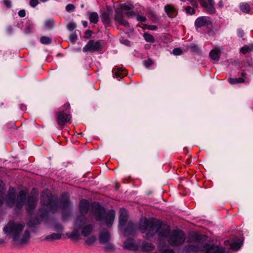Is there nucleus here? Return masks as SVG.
<instances>
[{
	"label": "nucleus",
	"mask_w": 253,
	"mask_h": 253,
	"mask_svg": "<svg viewBox=\"0 0 253 253\" xmlns=\"http://www.w3.org/2000/svg\"><path fill=\"white\" fill-rule=\"evenodd\" d=\"M24 227V223L15 222L14 220H11L3 227V231L7 235H10L13 241L25 244L29 240L30 234L28 230H26L24 234H22Z\"/></svg>",
	"instance_id": "7ed1b4c3"
},
{
	"label": "nucleus",
	"mask_w": 253,
	"mask_h": 253,
	"mask_svg": "<svg viewBox=\"0 0 253 253\" xmlns=\"http://www.w3.org/2000/svg\"><path fill=\"white\" fill-rule=\"evenodd\" d=\"M40 202L42 208L39 210L37 220L33 223L30 221L28 223L30 226L38 224L42 220L46 218L49 212H55L59 207V205L62 210L63 217L64 219L66 218V212L68 213L70 210L67 194H62L61 200H59L57 197L52 194L49 190L45 189L41 193Z\"/></svg>",
	"instance_id": "f03ea898"
},
{
	"label": "nucleus",
	"mask_w": 253,
	"mask_h": 253,
	"mask_svg": "<svg viewBox=\"0 0 253 253\" xmlns=\"http://www.w3.org/2000/svg\"><path fill=\"white\" fill-rule=\"evenodd\" d=\"M83 24L84 27H86L87 25V23L86 21H83Z\"/></svg>",
	"instance_id": "13d9d810"
},
{
	"label": "nucleus",
	"mask_w": 253,
	"mask_h": 253,
	"mask_svg": "<svg viewBox=\"0 0 253 253\" xmlns=\"http://www.w3.org/2000/svg\"><path fill=\"white\" fill-rule=\"evenodd\" d=\"M7 32L9 34H11L13 32V28L11 26H9L7 28Z\"/></svg>",
	"instance_id": "5fc2aeb1"
},
{
	"label": "nucleus",
	"mask_w": 253,
	"mask_h": 253,
	"mask_svg": "<svg viewBox=\"0 0 253 253\" xmlns=\"http://www.w3.org/2000/svg\"><path fill=\"white\" fill-rule=\"evenodd\" d=\"M140 229L144 233L147 231L146 238L149 239L158 233L161 240L167 237L169 244L172 247H178L182 245L186 239L185 233L181 231L174 230L170 232L169 226H162L161 222L158 220L147 218L141 219Z\"/></svg>",
	"instance_id": "f257e3e1"
},
{
	"label": "nucleus",
	"mask_w": 253,
	"mask_h": 253,
	"mask_svg": "<svg viewBox=\"0 0 253 253\" xmlns=\"http://www.w3.org/2000/svg\"><path fill=\"white\" fill-rule=\"evenodd\" d=\"M104 246V249L105 251H112L114 249V246L113 244L110 243L109 242H107V243L103 244Z\"/></svg>",
	"instance_id": "4c0bfd02"
},
{
	"label": "nucleus",
	"mask_w": 253,
	"mask_h": 253,
	"mask_svg": "<svg viewBox=\"0 0 253 253\" xmlns=\"http://www.w3.org/2000/svg\"><path fill=\"white\" fill-rule=\"evenodd\" d=\"M185 11L187 13L191 15L194 14L195 12V10L191 6H187L185 8Z\"/></svg>",
	"instance_id": "79ce46f5"
},
{
	"label": "nucleus",
	"mask_w": 253,
	"mask_h": 253,
	"mask_svg": "<svg viewBox=\"0 0 253 253\" xmlns=\"http://www.w3.org/2000/svg\"><path fill=\"white\" fill-rule=\"evenodd\" d=\"M132 7L129 5L124 4L121 8H118L115 10L114 20L120 25L125 27L129 26V23L125 19V16L128 17H133L136 14L132 10H130Z\"/></svg>",
	"instance_id": "423d86ee"
},
{
	"label": "nucleus",
	"mask_w": 253,
	"mask_h": 253,
	"mask_svg": "<svg viewBox=\"0 0 253 253\" xmlns=\"http://www.w3.org/2000/svg\"><path fill=\"white\" fill-rule=\"evenodd\" d=\"M124 248L126 250L136 251L138 250V246L135 244L132 239L126 240L124 243Z\"/></svg>",
	"instance_id": "4468645a"
},
{
	"label": "nucleus",
	"mask_w": 253,
	"mask_h": 253,
	"mask_svg": "<svg viewBox=\"0 0 253 253\" xmlns=\"http://www.w3.org/2000/svg\"><path fill=\"white\" fill-rule=\"evenodd\" d=\"M241 75L242 76H245L246 75V73L245 72H242L241 73Z\"/></svg>",
	"instance_id": "bf43d9fd"
},
{
	"label": "nucleus",
	"mask_w": 253,
	"mask_h": 253,
	"mask_svg": "<svg viewBox=\"0 0 253 253\" xmlns=\"http://www.w3.org/2000/svg\"><path fill=\"white\" fill-rule=\"evenodd\" d=\"M18 14L20 17H24L26 16L25 10L24 9H21L19 11Z\"/></svg>",
	"instance_id": "603ef678"
},
{
	"label": "nucleus",
	"mask_w": 253,
	"mask_h": 253,
	"mask_svg": "<svg viewBox=\"0 0 253 253\" xmlns=\"http://www.w3.org/2000/svg\"><path fill=\"white\" fill-rule=\"evenodd\" d=\"M253 50V44L250 45L248 46H244L241 48L240 51L243 53L246 54L248 52Z\"/></svg>",
	"instance_id": "473e14b6"
},
{
	"label": "nucleus",
	"mask_w": 253,
	"mask_h": 253,
	"mask_svg": "<svg viewBox=\"0 0 253 253\" xmlns=\"http://www.w3.org/2000/svg\"><path fill=\"white\" fill-rule=\"evenodd\" d=\"M203 250L205 253H225V252L224 247L214 245H210L207 243L204 244Z\"/></svg>",
	"instance_id": "f8f14e48"
},
{
	"label": "nucleus",
	"mask_w": 253,
	"mask_h": 253,
	"mask_svg": "<svg viewBox=\"0 0 253 253\" xmlns=\"http://www.w3.org/2000/svg\"><path fill=\"white\" fill-rule=\"evenodd\" d=\"M144 64L146 67L148 68L153 64L152 60L148 59L143 61Z\"/></svg>",
	"instance_id": "49530a36"
},
{
	"label": "nucleus",
	"mask_w": 253,
	"mask_h": 253,
	"mask_svg": "<svg viewBox=\"0 0 253 253\" xmlns=\"http://www.w3.org/2000/svg\"><path fill=\"white\" fill-rule=\"evenodd\" d=\"M172 53L175 55H179L182 53V50L180 48H175L172 50Z\"/></svg>",
	"instance_id": "37998d69"
},
{
	"label": "nucleus",
	"mask_w": 253,
	"mask_h": 253,
	"mask_svg": "<svg viewBox=\"0 0 253 253\" xmlns=\"http://www.w3.org/2000/svg\"><path fill=\"white\" fill-rule=\"evenodd\" d=\"M54 24V20L52 19H49L45 21L44 26L47 29H51L53 27Z\"/></svg>",
	"instance_id": "72a5a7b5"
},
{
	"label": "nucleus",
	"mask_w": 253,
	"mask_h": 253,
	"mask_svg": "<svg viewBox=\"0 0 253 253\" xmlns=\"http://www.w3.org/2000/svg\"><path fill=\"white\" fill-rule=\"evenodd\" d=\"M70 106L69 103L65 104L62 108L55 113V118L58 125L63 127L71 119L70 114Z\"/></svg>",
	"instance_id": "6e6552de"
},
{
	"label": "nucleus",
	"mask_w": 253,
	"mask_h": 253,
	"mask_svg": "<svg viewBox=\"0 0 253 253\" xmlns=\"http://www.w3.org/2000/svg\"><path fill=\"white\" fill-rule=\"evenodd\" d=\"M101 20L105 27L111 26V20L110 14L108 12H104L101 14Z\"/></svg>",
	"instance_id": "f3484780"
},
{
	"label": "nucleus",
	"mask_w": 253,
	"mask_h": 253,
	"mask_svg": "<svg viewBox=\"0 0 253 253\" xmlns=\"http://www.w3.org/2000/svg\"><path fill=\"white\" fill-rule=\"evenodd\" d=\"M211 25V22L209 18L205 16L198 17L195 22V25L197 30L198 28L207 27Z\"/></svg>",
	"instance_id": "ddd939ff"
},
{
	"label": "nucleus",
	"mask_w": 253,
	"mask_h": 253,
	"mask_svg": "<svg viewBox=\"0 0 253 253\" xmlns=\"http://www.w3.org/2000/svg\"><path fill=\"white\" fill-rule=\"evenodd\" d=\"M99 242L103 244L107 243L110 240V234L108 231H103L101 232L99 237Z\"/></svg>",
	"instance_id": "a211bd4d"
},
{
	"label": "nucleus",
	"mask_w": 253,
	"mask_h": 253,
	"mask_svg": "<svg viewBox=\"0 0 253 253\" xmlns=\"http://www.w3.org/2000/svg\"><path fill=\"white\" fill-rule=\"evenodd\" d=\"M135 16H136V19L138 21L145 22L146 20V18L144 16L136 14Z\"/></svg>",
	"instance_id": "de8ad7c7"
},
{
	"label": "nucleus",
	"mask_w": 253,
	"mask_h": 253,
	"mask_svg": "<svg viewBox=\"0 0 253 253\" xmlns=\"http://www.w3.org/2000/svg\"><path fill=\"white\" fill-rule=\"evenodd\" d=\"M135 228L134 224L129 222L125 229V236H128L130 235H133L135 231Z\"/></svg>",
	"instance_id": "6ab92c4d"
},
{
	"label": "nucleus",
	"mask_w": 253,
	"mask_h": 253,
	"mask_svg": "<svg viewBox=\"0 0 253 253\" xmlns=\"http://www.w3.org/2000/svg\"><path fill=\"white\" fill-rule=\"evenodd\" d=\"M158 29L157 26L155 25H149L148 26V29L150 30H156Z\"/></svg>",
	"instance_id": "864d4df0"
},
{
	"label": "nucleus",
	"mask_w": 253,
	"mask_h": 253,
	"mask_svg": "<svg viewBox=\"0 0 253 253\" xmlns=\"http://www.w3.org/2000/svg\"><path fill=\"white\" fill-rule=\"evenodd\" d=\"M241 10L245 13H248L251 10L250 5L247 2H242L240 4Z\"/></svg>",
	"instance_id": "bb28decb"
},
{
	"label": "nucleus",
	"mask_w": 253,
	"mask_h": 253,
	"mask_svg": "<svg viewBox=\"0 0 253 253\" xmlns=\"http://www.w3.org/2000/svg\"><path fill=\"white\" fill-rule=\"evenodd\" d=\"M34 24L30 20L27 21L26 23V27L24 30V33L26 34H30L32 32L34 28Z\"/></svg>",
	"instance_id": "a878e982"
},
{
	"label": "nucleus",
	"mask_w": 253,
	"mask_h": 253,
	"mask_svg": "<svg viewBox=\"0 0 253 253\" xmlns=\"http://www.w3.org/2000/svg\"><path fill=\"white\" fill-rule=\"evenodd\" d=\"M189 48L193 52H198L200 50L197 45L195 44H191L189 45Z\"/></svg>",
	"instance_id": "58836bf2"
},
{
	"label": "nucleus",
	"mask_w": 253,
	"mask_h": 253,
	"mask_svg": "<svg viewBox=\"0 0 253 253\" xmlns=\"http://www.w3.org/2000/svg\"><path fill=\"white\" fill-rule=\"evenodd\" d=\"M214 4H209L205 6L208 8V10L211 14H213L215 12V9L213 6Z\"/></svg>",
	"instance_id": "a19ab883"
},
{
	"label": "nucleus",
	"mask_w": 253,
	"mask_h": 253,
	"mask_svg": "<svg viewBox=\"0 0 253 253\" xmlns=\"http://www.w3.org/2000/svg\"><path fill=\"white\" fill-rule=\"evenodd\" d=\"M66 235L68 238L74 240H78L80 235L79 229L76 228L72 232L67 233Z\"/></svg>",
	"instance_id": "b1692460"
},
{
	"label": "nucleus",
	"mask_w": 253,
	"mask_h": 253,
	"mask_svg": "<svg viewBox=\"0 0 253 253\" xmlns=\"http://www.w3.org/2000/svg\"><path fill=\"white\" fill-rule=\"evenodd\" d=\"M123 69L122 68H119L117 69V71L115 72V77L117 78H122L124 76L123 74Z\"/></svg>",
	"instance_id": "f704fd0d"
},
{
	"label": "nucleus",
	"mask_w": 253,
	"mask_h": 253,
	"mask_svg": "<svg viewBox=\"0 0 253 253\" xmlns=\"http://www.w3.org/2000/svg\"><path fill=\"white\" fill-rule=\"evenodd\" d=\"M126 42H127V43H126V44L127 45H130L131 43H130V42L129 41H126Z\"/></svg>",
	"instance_id": "052dcab7"
},
{
	"label": "nucleus",
	"mask_w": 253,
	"mask_h": 253,
	"mask_svg": "<svg viewBox=\"0 0 253 253\" xmlns=\"http://www.w3.org/2000/svg\"><path fill=\"white\" fill-rule=\"evenodd\" d=\"M127 211L125 209L122 208L120 210L119 223L124 226L127 221Z\"/></svg>",
	"instance_id": "2eb2a0df"
},
{
	"label": "nucleus",
	"mask_w": 253,
	"mask_h": 253,
	"mask_svg": "<svg viewBox=\"0 0 253 253\" xmlns=\"http://www.w3.org/2000/svg\"><path fill=\"white\" fill-rule=\"evenodd\" d=\"M242 244L241 240L238 238H236L233 242L230 244V248L233 250L238 251L241 247Z\"/></svg>",
	"instance_id": "aec40b11"
},
{
	"label": "nucleus",
	"mask_w": 253,
	"mask_h": 253,
	"mask_svg": "<svg viewBox=\"0 0 253 253\" xmlns=\"http://www.w3.org/2000/svg\"><path fill=\"white\" fill-rule=\"evenodd\" d=\"M165 11L168 16L170 18L174 17L177 14L176 10L174 8V7L170 5L167 4L164 7Z\"/></svg>",
	"instance_id": "dca6fc26"
},
{
	"label": "nucleus",
	"mask_w": 253,
	"mask_h": 253,
	"mask_svg": "<svg viewBox=\"0 0 253 253\" xmlns=\"http://www.w3.org/2000/svg\"><path fill=\"white\" fill-rule=\"evenodd\" d=\"M90 23L96 24L98 21V15L96 12H92L89 14Z\"/></svg>",
	"instance_id": "cd10ccee"
},
{
	"label": "nucleus",
	"mask_w": 253,
	"mask_h": 253,
	"mask_svg": "<svg viewBox=\"0 0 253 253\" xmlns=\"http://www.w3.org/2000/svg\"><path fill=\"white\" fill-rule=\"evenodd\" d=\"M48 0H41V1L42 2H45L46 1H47Z\"/></svg>",
	"instance_id": "680f3d73"
},
{
	"label": "nucleus",
	"mask_w": 253,
	"mask_h": 253,
	"mask_svg": "<svg viewBox=\"0 0 253 253\" xmlns=\"http://www.w3.org/2000/svg\"><path fill=\"white\" fill-rule=\"evenodd\" d=\"M158 247L159 248L160 252L161 253H174V252L172 249H165L164 248L161 239H160V241L158 244Z\"/></svg>",
	"instance_id": "393cba45"
},
{
	"label": "nucleus",
	"mask_w": 253,
	"mask_h": 253,
	"mask_svg": "<svg viewBox=\"0 0 253 253\" xmlns=\"http://www.w3.org/2000/svg\"><path fill=\"white\" fill-rule=\"evenodd\" d=\"M75 8V6L72 4H68L66 6V10L68 12L73 11Z\"/></svg>",
	"instance_id": "a18cd8bd"
},
{
	"label": "nucleus",
	"mask_w": 253,
	"mask_h": 253,
	"mask_svg": "<svg viewBox=\"0 0 253 253\" xmlns=\"http://www.w3.org/2000/svg\"><path fill=\"white\" fill-rule=\"evenodd\" d=\"M91 211L96 220L104 221L108 226H111L114 221L115 212L114 210L106 211L98 203L94 202L91 206Z\"/></svg>",
	"instance_id": "20e7f679"
},
{
	"label": "nucleus",
	"mask_w": 253,
	"mask_h": 253,
	"mask_svg": "<svg viewBox=\"0 0 253 253\" xmlns=\"http://www.w3.org/2000/svg\"><path fill=\"white\" fill-rule=\"evenodd\" d=\"M229 242V241L228 240H226V241H225V243H227V242Z\"/></svg>",
	"instance_id": "e2e57ef3"
},
{
	"label": "nucleus",
	"mask_w": 253,
	"mask_h": 253,
	"mask_svg": "<svg viewBox=\"0 0 253 253\" xmlns=\"http://www.w3.org/2000/svg\"><path fill=\"white\" fill-rule=\"evenodd\" d=\"M61 238V235L58 233H53L46 237L45 239L48 241L58 240Z\"/></svg>",
	"instance_id": "c756f323"
},
{
	"label": "nucleus",
	"mask_w": 253,
	"mask_h": 253,
	"mask_svg": "<svg viewBox=\"0 0 253 253\" xmlns=\"http://www.w3.org/2000/svg\"><path fill=\"white\" fill-rule=\"evenodd\" d=\"M218 4L220 7H222L223 6V1L222 0H220Z\"/></svg>",
	"instance_id": "6e6d98bb"
},
{
	"label": "nucleus",
	"mask_w": 253,
	"mask_h": 253,
	"mask_svg": "<svg viewBox=\"0 0 253 253\" xmlns=\"http://www.w3.org/2000/svg\"><path fill=\"white\" fill-rule=\"evenodd\" d=\"M229 82L232 84H236L238 83H242L245 82V79L243 78H229L228 79Z\"/></svg>",
	"instance_id": "c85d7f7f"
},
{
	"label": "nucleus",
	"mask_w": 253,
	"mask_h": 253,
	"mask_svg": "<svg viewBox=\"0 0 253 253\" xmlns=\"http://www.w3.org/2000/svg\"><path fill=\"white\" fill-rule=\"evenodd\" d=\"M141 247V251L146 253L153 251L155 249V246L152 244L147 242H143Z\"/></svg>",
	"instance_id": "412c9836"
},
{
	"label": "nucleus",
	"mask_w": 253,
	"mask_h": 253,
	"mask_svg": "<svg viewBox=\"0 0 253 253\" xmlns=\"http://www.w3.org/2000/svg\"><path fill=\"white\" fill-rule=\"evenodd\" d=\"M237 35L239 38L243 37L244 35V31L242 29H239L237 30Z\"/></svg>",
	"instance_id": "3c124183"
},
{
	"label": "nucleus",
	"mask_w": 253,
	"mask_h": 253,
	"mask_svg": "<svg viewBox=\"0 0 253 253\" xmlns=\"http://www.w3.org/2000/svg\"><path fill=\"white\" fill-rule=\"evenodd\" d=\"M93 226L89 224L83 227L82 230V235L85 237L88 236L92 232Z\"/></svg>",
	"instance_id": "5701e85b"
},
{
	"label": "nucleus",
	"mask_w": 253,
	"mask_h": 253,
	"mask_svg": "<svg viewBox=\"0 0 253 253\" xmlns=\"http://www.w3.org/2000/svg\"><path fill=\"white\" fill-rule=\"evenodd\" d=\"M192 241L198 243L197 245H190L185 246L183 248L184 253H197L198 251L204 252L203 248L205 243H201L202 241L206 240V236L201 234H194L191 236Z\"/></svg>",
	"instance_id": "0eeeda50"
},
{
	"label": "nucleus",
	"mask_w": 253,
	"mask_h": 253,
	"mask_svg": "<svg viewBox=\"0 0 253 253\" xmlns=\"http://www.w3.org/2000/svg\"><path fill=\"white\" fill-rule=\"evenodd\" d=\"M39 4L38 0H30V5L33 7H36Z\"/></svg>",
	"instance_id": "09e8293b"
},
{
	"label": "nucleus",
	"mask_w": 253,
	"mask_h": 253,
	"mask_svg": "<svg viewBox=\"0 0 253 253\" xmlns=\"http://www.w3.org/2000/svg\"><path fill=\"white\" fill-rule=\"evenodd\" d=\"M69 39L72 42H75L77 39V35L75 33H72L70 34L69 36Z\"/></svg>",
	"instance_id": "c03bdc74"
},
{
	"label": "nucleus",
	"mask_w": 253,
	"mask_h": 253,
	"mask_svg": "<svg viewBox=\"0 0 253 253\" xmlns=\"http://www.w3.org/2000/svg\"><path fill=\"white\" fill-rule=\"evenodd\" d=\"M38 201V198L37 196L30 195L28 197L26 209L29 214L32 215L33 213L34 210L36 207Z\"/></svg>",
	"instance_id": "9b49d317"
},
{
	"label": "nucleus",
	"mask_w": 253,
	"mask_h": 253,
	"mask_svg": "<svg viewBox=\"0 0 253 253\" xmlns=\"http://www.w3.org/2000/svg\"><path fill=\"white\" fill-rule=\"evenodd\" d=\"M89 209V204L85 200H82L79 204V210L81 215L77 217L75 220V225L79 229L82 227L87 223V219L85 215L87 214Z\"/></svg>",
	"instance_id": "1a4fd4ad"
},
{
	"label": "nucleus",
	"mask_w": 253,
	"mask_h": 253,
	"mask_svg": "<svg viewBox=\"0 0 253 253\" xmlns=\"http://www.w3.org/2000/svg\"><path fill=\"white\" fill-rule=\"evenodd\" d=\"M88 32H90V31H86V34H87V33H88Z\"/></svg>",
	"instance_id": "0e129e2a"
},
{
	"label": "nucleus",
	"mask_w": 253,
	"mask_h": 253,
	"mask_svg": "<svg viewBox=\"0 0 253 253\" xmlns=\"http://www.w3.org/2000/svg\"><path fill=\"white\" fill-rule=\"evenodd\" d=\"M96 238L94 236H92L88 238L85 241V244L88 245L93 244L96 241Z\"/></svg>",
	"instance_id": "e433bc0d"
},
{
	"label": "nucleus",
	"mask_w": 253,
	"mask_h": 253,
	"mask_svg": "<svg viewBox=\"0 0 253 253\" xmlns=\"http://www.w3.org/2000/svg\"><path fill=\"white\" fill-rule=\"evenodd\" d=\"M76 28V24L74 22H70L67 25V28L70 31H73Z\"/></svg>",
	"instance_id": "ea45409f"
},
{
	"label": "nucleus",
	"mask_w": 253,
	"mask_h": 253,
	"mask_svg": "<svg viewBox=\"0 0 253 253\" xmlns=\"http://www.w3.org/2000/svg\"><path fill=\"white\" fill-rule=\"evenodd\" d=\"M26 194L25 191L21 190L18 192L16 198L15 189L14 187H10L6 197L7 205L10 208L15 207L17 212L20 211L24 204Z\"/></svg>",
	"instance_id": "39448f33"
},
{
	"label": "nucleus",
	"mask_w": 253,
	"mask_h": 253,
	"mask_svg": "<svg viewBox=\"0 0 253 253\" xmlns=\"http://www.w3.org/2000/svg\"><path fill=\"white\" fill-rule=\"evenodd\" d=\"M220 54L221 52L219 49H214L210 52V56L212 60L218 61L220 58Z\"/></svg>",
	"instance_id": "4be33fe9"
},
{
	"label": "nucleus",
	"mask_w": 253,
	"mask_h": 253,
	"mask_svg": "<svg viewBox=\"0 0 253 253\" xmlns=\"http://www.w3.org/2000/svg\"><path fill=\"white\" fill-rule=\"evenodd\" d=\"M208 2H209V4H214V0H208Z\"/></svg>",
	"instance_id": "4d7b16f0"
},
{
	"label": "nucleus",
	"mask_w": 253,
	"mask_h": 253,
	"mask_svg": "<svg viewBox=\"0 0 253 253\" xmlns=\"http://www.w3.org/2000/svg\"><path fill=\"white\" fill-rule=\"evenodd\" d=\"M41 43L44 44H48L51 42V39L46 36H42L40 39Z\"/></svg>",
	"instance_id": "2f4dec72"
},
{
	"label": "nucleus",
	"mask_w": 253,
	"mask_h": 253,
	"mask_svg": "<svg viewBox=\"0 0 253 253\" xmlns=\"http://www.w3.org/2000/svg\"><path fill=\"white\" fill-rule=\"evenodd\" d=\"M3 184L2 181H0V206H1L3 203V191L2 188L1 187V185Z\"/></svg>",
	"instance_id": "c9c22d12"
},
{
	"label": "nucleus",
	"mask_w": 253,
	"mask_h": 253,
	"mask_svg": "<svg viewBox=\"0 0 253 253\" xmlns=\"http://www.w3.org/2000/svg\"><path fill=\"white\" fill-rule=\"evenodd\" d=\"M3 3L7 8H10L11 7V2L9 0H3Z\"/></svg>",
	"instance_id": "8fccbe9b"
},
{
	"label": "nucleus",
	"mask_w": 253,
	"mask_h": 253,
	"mask_svg": "<svg viewBox=\"0 0 253 253\" xmlns=\"http://www.w3.org/2000/svg\"><path fill=\"white\" fill-rule=\"evenodd\" d=\"M102 46L100 41H94L89 40L87 44L83 47V51L84 52L89 51L94 52L95 51H100L102 50Z\"/></svg>",
	"instance_id": "9d476101"
},
{
	"label": "nucleus",
	"mask_w": 253,
	"mask_h": 253,
	"mask_svg": "<svg viewBox=\"0 0 253 253\" xmlns=\"http://www.w3.org/2000/svg\"><path fill=\"white\" fill-rule=\"evenodd\" d=\"M143 38L147 42H154L155 39L154 37L150 34L145 33L143 34Z\"/></svg>",
	"instance_id": "7c9ffc66"
}]
</instances>
